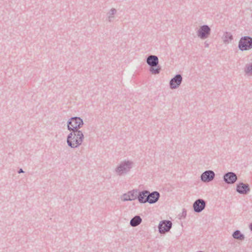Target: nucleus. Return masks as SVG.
I'll return each instance as SVG.
<instances>
[{
    "mask_svg": "<svg viewBox=\"0 0 252 252\" xmlns=\"http://www.w3.org/2000/svg\"><path fill=\"white\" fill-rule=\"evenodd\" d=\"M18 173L19 174L23 173H24V170H23V169L20 168V169L18 171Z\"/></svg>",
    "mask_w": 252,
    "mask_h": 252,
    "instance_id": "obj_22",
    "label": "nucleus"
},
{
    "mask_svg": "<svg viewBox=\"0 0 252 252\" xmlns=\"http://www.w3.org/2000/svg\"><path fill=\"white\" fill-rule=\"evenodd\" d=\"M236 190L240 194H247L250 191V188L249 184L240 182L236 186Z\"/></svg>",
    "mask_w": 252,
    "mask_h": 252,
    "instance_id": "obj_12",
    "label": "nucleus"
},
{
    "mask_svg": "<svg viewBox=\"0 0 252 252\" xmlns=\"http://www.w3.org/2000/svg\"><path fill=\"white\" fill-rule=\"evenodd\" d=\"M142 220L139 216H135L130 220V225L132 227H136L142 222Z\"/></svg>",
    "mask_w": 252,
    "mask_h": 252,
    "instance_id": "obj_16",
    "label": "nucleus"
},
{
    "mask_svg": "<svg viewBox=\"0 0 252 252\" xmlns=\"http://www.w3.org/2000/svg\"><path fill=\"white\" fill-rule=\"evenodd\" d=\"M223 41L225 44H228L233 39V36L229 32H225L223 34Z\"/></svg>",
    "mask_w": 252,
    "mask_h": 252,
    "instance_id": "obj_18",
    "label": "nucleus"
},
{
    "mask_svg": "<svg viewBox=\"0 0 252 252\" xmlns=\"http://www.w3.org/2000/svg\"><path fill=\"white\" fill-rule=\"evenodd\" d=\"M146 63L150 66L149 71L153 74H158L161 70L158 56L151 55L146 58Z\"/></svg>",
    "mask_w": 252,
    "mask_h": 252,
    "instance_id": "obj_3",
    "label": "nucleus"
},
{
    "mask_svg": "<svg viewBox=\"0 0 252 252\" xmlns=\"http://www.w3.org/2000/svg\"><path fill=\"white\" fill-rule=\"evenodd\" d=\"M238 180L236 174L233 172H228L223 176V180L227 184H234Z\"/></svg>",
    "mask_w": 252,
    "mask_h": 252,
    "instance_id": "obj_8",
    "label": "nucleus"
},
{
    "mask_svg": "<svg viewBox=\"0 0 252 252\" xmlns=\"http://www.w3.org/2000/svg\"><path fill=\"white\" fill-rule=\"evenodd\" d=\"M211 30L207 25L201 26L197 31V35L201 39H205L211 34Z\"/></svg>",
    "mask_w": 252,
    "mask_h": 252,
    "instance_id": "obj_6",
    "label": "nucleus"
},
{
    "mask_svg": "<svg viewBox=\"0 0 252 252\" xmlns=\"http://www.w3.org/2000/svg\"><path fill=\"white\" fill-rule=\"evenodd\" d=\"M249 228H250L251 231H252V222L250 224Z\"/></svg>",
    "mask_w": 252,
    "mask_h": 252,
    "instance_id": "obj_24",
    "label": "nucleus"
},
{
    "mask_svg": "<svg viewBox=\"0 0 252 252\" xmlns=\"http://www.w3.org/2000/svg\"><path fill=\"white\" fill-rule=\"evenodd\" d=\"M138 189H133L123 195L122 200L123 201H132L136 199Z\"/></svg>",
    "mask_w": 252,
    "mask_h": 252,
    "instance_id": "obj_13",
    "label": "nucleus"
},
{
    "mask_svg": "<svg viewBox=\"0 0 252 252\" xmlns=\"http://www.w3.org/2000/svg\"><path fill=\"white\" fill-rule=\"evenodd\" d=\"M133 162L129 160L121 161L114 169L115 173L119 176L126 175L129 173L133 166Z\"/></svg>",
    "mask_w": 252,
    "mask_h": 252,
    "instance_id": "obj_2",
    "label": "nucleus"
},
{
    "mask_svg": "<svg viewBox=\"0 0 252 252\" xmlns=\"http://www.w3.org/2000/svg\"><path fill=\"white\" fill-rule=\"evenodd\" d=\"M244 72L248 75H252V63H247L245 65Z\"/></svg>",
    "mask_w": 252,
    "mask_h": 252,
    "instance_id": "obj_20",
    "label": "nucleus"
},
{
    "mask_svg": "<svg viewBox=\"0 0 252 252\" xmlns=\"http://www.w3.org/2000/svg\"><path fill=\"white\" fill-rule=\"evenodd\" d=\"M215 177V173L213 170H208L203 172L200 176V180L203 183L212 181Z\"/></svg>",
    "mask_w": 252,
    "mask_h": 252,
    "instance_id": "obj_9",
    "label": "nucleus"
},
{
    "mask_svg": "<svg viewBox=\"0 0 252 252\" xmlns=\"http://www.w3.org/2000/svg\"><path fill=\"white\" fill-rule=\"evenodd\" d=\"M187 216V211L185 209H183V211L182 213V216L184 218H185Z\"/></svg>",
    "mask_w": 252,
    "mask_h": 252,
    "instance_id": "obj_21",
    "label": "nucleus"
},
{
    "mask_svg": "<svg viewBox=\"0 0 252 252\" xmlns=\"http://www.w3.org/2000/svg\"><path fill=\"white\" fill-rule=\"evenodd\" d=\"M238 48L240 51H247L252 48V37L249 36L242 37L238 43Z\"/></svg>",
    "mask_w": 252,
    "mask_h": 252,
    "instance_id": "obj_5",
    "label": "nucleus"
},
{
    "mask_svg": "<svg viewBox=\"0 0 252 252\" xmlns=\"http://www.w3.org/2000/svg\"><path fill=\"white\" fill-rule=\"evenodd\" d=\"M183 77L180 74H177L171 78L169 82V86L171 89L178 88L182 83Z\"/></svg>",
    "mask_w": 252,
    "mask_h": 252,
    "instance_id": "obj_10",
    "label": "nucleus"
},
{
    "mask_svg": "<svg viewBox=\"0 0 252 252\" xmlns=\"http://www.w3.org/2000/svg\"><path fill=\"white\" fill-rule=\"evenodd\" d=\"M160 197V194L158 191H154L150 192L149 191L147 197V203L152 204L156 203Z\"/></svg>",
    "mask_w": 252,
    "mask_h": 252,
    "instance_id": "obj_14",
    "label": "nucleus"
},
{
    "mask_svg": "<svg viewBox=\"0 0 252 252\" xmlns=\"http://www.w3.org/2000/svg\"><path fill=\"white\" fill-rule=\"evenodd\" d=\"M206 202L202 199L196 200L193 204V208L195 213L201 212L206 207Z\"/></svg>",
    "mask_w": 252,
    "mask_h": 252,
    "instance_id": "obj_11",
    "label": "nucleus"
},
{
    "mask_svg": "<svg viewBox=\"0 0 252 252\" xmlns=\"http://www.w3.org/2000/svg\"><path fill=\"white\" fill-rule=\"evenodd\" d=\"M204 44L205 47L207 48L209 47V43H208L206 41L205 42Z\"/></svg>",
    "mask_w": 252,
    "mask_h": 252,
    "instance_id": "obj_23",
    "label": "nucleus"
},
{
    "mask_svg": "<svg viewBox=\"0 0 252 252\" xmlns=\"http://www.w3.org/2000/svg\"><path fill=\"white\" fill-rule=\"evenodd\" d=\"M149 191L147 190H144L141 191L138 190L137 193L136 199H138V201L140 203H145L147 202V197Z\"/></svg>",
    "mask_w": 252,
    "mask_h": 252,
    "instance_id": "obj_15",
    "label": "nucleus"
},
{
    "mask_svg": "<svg viewBox=\"0 0 252 252\" xmlns=\"http://www.w3.org/2000/svg\"><path fill=\"white\" fill-rule=\"evenodd\" d=\"M172 223L169 220H163L159 222L158 226V231L160 234H163L170 231L172 228Z\"/></svg>",
    "mask_w": 252,
    "mask_h": 252,
    "instance_id": "obj_7",
    "label": "nucleus"
},
{
    "mask_svg": "<svg viewBox=\"0 0 252 252\" xmlns=\"http://www.w3.org/2000/svg\"><path fill=\"white\" fill-rule=\"evenodd\" d=\"M232 236L234 239L239 240H243L245 239L244 235L239 230H235L233 233Z\"/></svg>",
    "mask_w": 252,
    "mask_h": 252,
    "instance_id": "obj_19",
    "label": "nucleus"
},
{
    "mask_svg": "<svg viewBox=\"0 0 252 252\" xmlns=\"http://www.w3.org/2000/svg\"><path fill=\"white\" fill-rule=\"evenodd\" d=\"M84 124L83 120L78 117L70 118L67 123V129L69 131L80 130Z\"/></svg>",
    "mask_w": 252,
    "mask_h": 252,
    "instance_id": "obj_4",
    "label": "nucleus"
},
{
    "mask_svg": "<svg viewBox=\"0 0 252 252\" xmlns=\"http://www.w3.org/2000/svg\"><path fill=\"white\" fill-rule=\"evenodd\" d=\"M84 135L81 130L71 131L67 136L66 142L68 147L76 148L82 145Z\"/></svg>",
    "mask_w": 252,
    "mask_h": 252,
    "instance_id": "obj_1",
    "label": "nucleus"
},
{
    "mask_svg": "<svg viewBox=\"0 0 252 252\" xmlns=\"http://www.w3.org/2000/svg\"><path fill=\"white\" fill-rule=\"evenodd\" d=\"M116 13L117 10L114 8H112L107 13V20L109 22H112L113 21Z\"/></svg>",
    "mask_w": 252,
    "mask_h": 252,
    "instance_id": "obj_17",
    "label": "nucleus"
}]
</instances>
